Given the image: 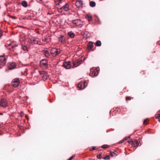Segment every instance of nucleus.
Wrapping results in <instances>:
<instances>
[{"label": "nucleus", "mask_w": 160, "mask_h": 160, "mask_svg": "<svg viewBox=\"0 0 160 160\" xmlns=\"http://www.w3.org/2000/svg\"><path fill=\"white\" fill-rule=\"evenodd\" d=\"M132 98L130 96L127 97L126 98V100L127 101V100H131Z\"/></svg>", "instance_id": "7c9ffc66"}, {"label": "nucleus", "mask_w": 160, "mask_h": 160, "mask_svg": "<svg viewBox=\"0 0 160 160\" xmlns=\"http://www.w3.org/2000/svg\"><path fill=\"white\" fill-rule=\"evenodd\" d=\"M3 113H0V115H2Z\"/></svg>", "instance_id": "37998d69"}, {"label": "nucleus", "mask_w": 160, "mask_h": 160, "mask_svg": "<svg viewBox=\"0 0 160 160\" xmlns=\"http://www.w3.org/2000/svg\"><path fill=\"white\" fill-rule=\"evenodd\" d=\"M160 117V114H157L156 116V119Z\"/></svg>", "instance_id": "72a5a7b5"}, {"label": "nucleus", "mask_w": 160, "mask_h": 160, "mask_svg": "<svg viewBox=\"0 0 160 160\" xmlns=\"http://www.w3.org/2000/svg\"><path fill=\"white\" fill-rule=\"evenodd\" d=\"M12 18L14 19H15L16 18V17H15L14 16H10Z\"/></svg>", "instance_id": "79ce46f5"}, {"label": "nucleus", "mask_w": 160, "mask_h": 160, "mask_svg": "<svg viewBox=\"0 0 160 160\" xmlns=\"http://www.w3.org/2000/svg\"><path fill=\"white\" fill-rule=\"evenodd\" d=\"M110 147L109 145H103L101 146V147L103 149H106Z\"/></svg>", "instance_id": "bb28decb"}, {"label": "nucleus", "mask_w": 160, "mask_h": 160, "mask_svg": "<svg viewBox=\"0 0 160 160\" xmlns=\"http://www.w3.org/2000/svg\"><path fill=\"white\" fill-rule=\"evenodd\" d=\"M20 83L19 80L18 78H15L12 80V85L15 88L18 86Z\"/></svg>", "instance_id": "7ed1b4c3"}, {"label": "nucleus", "mask_w": 160, "mask_h": 160, "mask_svg": "<svg viewBox=\"0 0 160 160\" xmlns=\"http://www.w3.org/2000/svg\"><path fill=\"white\" fill-rule=\"evenodd\" d=\"M2 68V67H1V66H0V68Z\"/></svg>", "instance_id": "09e8293b"}, {"label": "nucleus", "mask_w": 160, "mask_h": 160, "mask_svg": "<svg viewBox=\"0 0 160 160\" xmlns=\"http://www.w3.org/2000/svg\"><path fill=\"white\" fill-rule=\"evenodd\" d=\"M58 4H60V3L62 1V0H58Z\"/></svg>", "instance_id": "a19ab883"}, {"label": "nucleus", "mask_w": 160, "mask_h": 160, "mask_svg": "<svg viewBox=\"0 0 160 160\" xmlns=\"http://www.w3.org/2000/svg\"><path fill=\"white\" fill-rule=\"evenodd\" d=\"M133 141V140H132L131 139L130 141H128V142L129 143H132V142Z\"/></svg>", "instance_id": "58836bf2"}, {"label": "nucleus", "mask_w": 160, "mask_h": 160, "mask_svg": "<svg viewBox=\"0 0 160 160\" xmlns=\"http://www.w3.org/2000/svg\"><path fill=\"white\" fill-rule=\"evenodd\" d=\"M44 41H46V39H44Z\"/></svg>", "instance_id": "a18cd8bd"}, {"label": "nucleus", "mask_w": 160, "mask_h": 160, "mask_svg": "<svg viewBox=\"0 0 160 160\" xmlns=\"http://www.w3.org/2000/svg\"><path fill=\"white\" fill-rule=\"evenodd\" d=\"M93 47V42H89L87 45V48L89 50H90Z\"/></svg>", "instance_id": "f3484780"}, {"label": "nucleus", "mask_w": 160, "mask_h": 160, "mask_svg": "<svg viewBox=\"0 0 160 160\" xmlns=\"http://www.w3.org/2000/svg\"><path fill=\"white\" fill-rule=\"evenodd\" d=\"M148 120L147 119H145L144 120L143 122V124H148Z\"/></svg>", "instance_id": "c756f323"}, {"label": "nucleus", "mask_w": 160, "mask_h": 160, "mask_svg": "<svg viewBox=\"0 0 160 160\" xmlns=\"http://www.w3.org/2000/svg\"><path fill=\"white\" fill-rule=\"evenodd\" d=\"M21 4L23 7L25 8H26L28 6L27 2L25 1H22V2Z\"/></svg>", "instance_id": "412c9836"}, {"label": "nucleus", "mask_w": 160, "mask_h": 160, "mask_svg": "<svg viewBox=\"0 0 160 160\" xmlns=\"http://www.w3.org/2000/svg\"><path fill=\"white\" fill-rule=\"evenodd\" d=\"M82 62V59H78L75 61H73L72 62L73 66L72 68H74V67H77Z\"/></svg>", "instance_id": "423d86ee"}, {"label": "nucleus", "mask_w": 160, "mask_h": 160, "mask_svg": "<svg viewBox=\"0 0 160 160\" xmlns=\"http://www.w3.org/2000/svg\"><path fill=\"white\" fill-rule=\"evenodd\" d=\"M60 49H57L55 48H52L51 50V53L53 56H56L60 54Z\"/></svg>", "instance_id": "f03ea898"}, {"label": "nucleus", "mask_w": 160, "mask_h": 160, "mask_svg": "<svg viewBox=\"0 0 160 160\" xmlns=\"http://www.w3.org/2000/svg\"><path fill=\"white\" fill-rule=\"evenodd\" d=\"M125 141V139H123L121 141H120L119 142V143H121Z\"/></svg>", "instance_id": "f704fd0d"}, {"label": "nucleus", "mask_w": 160, "mask_h": 160, "mask_svg": "<svg viewBox=\"0 0 160 160\" xmlns=\"http://www.w3.org/2000/svg\"><path fill=\"white\" fill-rule=\"evenodd\" d=\"M59 41L62 43L65 42V38L64 36H61L60 38H59Z\"/></svg>", "instance_id": "a211bd4d"}, {"label": "nucleus", "mask_w": 160, "mask_h": 160, "mask_svg": "<svg viewBox=\"0 0 160 160\" xmlns=\"http://www.w3.org/2000/svg\"><path fill=\"white\" fill-rule=\"evenodd\" d=\"M142 72L144 73V72L143 71H142L141 72V73Z\"/></svg>", "instance_id": "49530a36"}, {"label": "nucleus", "mask_w": 160, "mask_h": 160, "mask_svg": "<svg viewBox=\"0 0 160 160\" xmlns=\"http://www.w3.org/2000/svg\"><path fill=\"white\" fill-rule=\"evenodd\" d=\"M109 156L108 155H107L106 157H104L103 159L105 160H108L109 159Z\"/></svg>", "instance_id": "2f4dec72"}, {"label": "nucleus", "mask_w": 160, "mask_h": 160, "mask_svg": "<svg viewBox=\"0 0 160 160\" xmlns=\"http://www.w3.org/2000/svg\"><path fill=\"white\" fill-rule=\"evenodd\" d=\"M101 44L102 43L99 40H98L96 41L95 43V44L96 46L99 47L101 46Z\"/></svg>", "instance_id": "5701e85b"}, {"label": "nucleus", "mask_w": 160, "mask_h": 160, "mask_svg": "<svg viewBox=\"0 0 160 160\" xmlns=\"http://www.w3.org/2000/svg\"><path fill=\"white\" fill-rule=\"evenodd\" d=\"M16 42H15L13 41L11 42V43L8 44V46H11V48H10V49H12V51H14V49L16 50L17 49L16 48L18 46V45L16 44Z\"/></svg>", "instance_id": "0eeeda50"}, {"label": "nucleus", "mask_w": 160, "mask_h": 160, "mask_svg": "<svg viewBox=\"0 0 160 160\" xmlns=\"http://www.w3.org/2000/svg\"><path fill=\"white\" fill-rule=\"evenodd\" d=\"M40 64L41 67L44 66L47 68L48 66L47 60L46 59L42 60L40 62Z\"/></svg>", "instance_id": "1a4fd4ad"}, {"label": "nucleus", "mask_w": 160, "mask_h": 160, "mask_svg": "<svg viewBox=\"0 0 160 160\" xmlns=\"http://www.w3.org/2000/svg\"><path fill=\"white\" fill-rule=\"evenodd\" d=\"M8 67L10 70L15 69L16 67V63L14 62L9 63H8Z\"/></svg>", "instance_id": "9d476101"}, {"label": "nucleus", "mask_w": 160, "mask_h": 160, "mask_svg": "<svg viewBox=\"0 0 160 160\" xmlns=\"http://www.w3.org/2000/svg\"><path fill=\"white\" fill-rule=\"evenodd\" d=\"M63 66L66 69H70L71 67V63L70 62H64L63 63Z\"/></svg>", "instance_id": "9b49d317"}, {"label": "nucleus", "mask_w": 160, "mask_h": 160, "mask_svg": "<svg viewBox=\"0 0 160 160\" xmlns=\"http://www.w3.org/2000/svg\"><path fill=\"white\" fill-rule=\"evenodd\" d=\"M139 141L134 139L133 140L132 143H131L132 146L133 147H138L139 143Z\"/></svg>", "instance_id": "4468645a"}, {"label": "nucleus", "mask_w": 160, "mask_h": 160, "mask_svg": "<svg viewBox=\"0 0 160 160\" xmlns=\"http://www.w3.org/2000/svg\"><path fill=\"white\" fill-rule=\"evenodd\" d=\"M74 157H75V156L73 155L69 158L68 160H72Z\"/></svg>", "instance_id": "c9c22d12"}, {"label": "nucleus", "mask_w": 160, "mask_h": 160, "mask_svg": "<svg viewBox=\"0 0 160 160\" xmlns=\"http://www.w3.org/2000/svg\"><path fill=\"white\" fill-rule=\"evenodd\" d=\"M90 5L92 7H94L96 5V3L94 2L91 1L90 2Z\"/></svg>", "instance_id": "393cba45"}, {"label": "nucleus", "mask_w": 160, "mask_h": 160, "mask_svg": "<svg viewBox=\"0 0 160 160\" xmlns=\"http://www.w3.org/2000/svg\"><path fill=\"white\" fill-rule=\"evenodd\" d=\"M75 4L76 7L78 8H81L82 7V2L81 0L77 1Z\"/></svg>", "instance_id": "ddd939ff"}, {"label": "nucleus", "mask_w": 160, "mask_h": 160, "mask_svg": "<svg viewBox=\"0 0 160 160\" xmlns=\"http://www.w3.org/2000/svg\"><path fill=\"white\" fill-rule=\"evenodd\" d=\"M130 136H128V137H125L123 139H125V141H126L127 140L128 138H130Z\"/></svg>", "instance_id": "ea45409f"}, {"label": "nucleus", "mask_w": 160, "mask_h": 160, "mask_svg": "<svg viewBox=\"0 0 160 160\" xmlns=\"http://www.w3.org/2000/svg\"><path fill=\"white\" fill-rule=\"evenodd\" d=\"M86 18L90 22L92 20V17L90 16L87 15L86 16Z\"/></svg>", "instance_id": "a878e982"}, {"label": "nucleus", "mask_w": 160, "mask_h": 160, "mask_svg": "<svg viewBox=\"0 0 160 160\" xmlns=\"http://www.w3.org/2000/svg\"><path fill=\"white\" fill-rule=\"evenodd\" d=\"M7 58L4 55L0 56V65L2 66L5 65L6 62Z\"/></svg>", "instance_id": "20e7f679"}, {"label": "nucleus", "mask_w": 160, "mask_h": 160, "mask_svg": "<svg viewBox=\"0 0 160 160\" xmlns=\"http://www.w3.org/2000/svg\"><path fill=\"white\" fill-rule=\"evenodd\" d=\"M44 41H46V39H44Z\"/></svg>", "instance_id": "c03bdc74"}, {"label": "nucleus", "mask_w": 160, "mask_h": 160, "mask_svg": "<svg viewBox=\"0 0 160 160\" xmlns=\"http://www.w3.org/2000/svg\"><path fill=\"white\" fill-rule=\"evenodd\" d=\"M88 85V83L86 82H80L78 85V87L81 89H83L86 87Z\"/></svg>", "instance_id": "39448f33"}, {"label": "nucleus", "mask_w": 160, "mask_h": 160, "mask_svg": "<svg viewBox=\"0 0 160 160\" xmlns=\"http://www.w3.org/2000/svg\"><path fill=\"white\" fill-rule=\"evenodd\" d=\"M159 121L160 122V119H159Z\"/></svg>", "instance_id": "de8ad7c7"}, {"label": "nucleus", "mask_w": 160, "mask_h": 160, "mask_svg": "<svg viewBox=\"0 0 160 160\" xmlns=\"http://www.w3.org/2000/svg\"><path fill=\"white\" fill-rule=\"evenodd\" d=\"M97 157L98 158L101 159L102 158L101 153L98 154Z\"/></svg>", "instance_id": "473e14b6"}, {"label": "nucleus", "mask_w": 160, "mask_h": 160, "mask_svg": "<svg viewBox=\"0 0 160 160\" xmlns=\"http://www.w3.org/2000/svg\"><path fill=\"white\" fill-rule=\"evenodd\" d=\"M22 48L25 52H28V48L25 45L22 46Z\"/></svg>", "instance_id": "b1692460"}, {"label": "nucleus", "mask_w": 160, "mask_h": 160, "mask_svg": "<svg viewBox=\"0 0 160 160\" xmlns=\"http://www.w3.org/2000/svg\"><path fill=\"white\" fill-rule=\"evenodd\" d=\"M73 23L76 25H81L82 24L81 23L82 22L80 19L75 20L72 21Z\"/></svg>", "instance_id": "2eb2a0df"}, {"label": "nucleus", "mask_w": 160, "mask_h": 160, "mask_svg": "<svg viewBox=\"0 0 160 160\" xmlns=\"http://www.w3.org/2000/svg\"><path fill=\"white\" fill-rule=\"evenodd\" d=\"M117 153V152L116 151H115L114 152H111L110 155L112 156H115V154H116V153Z\"/></svg>", "instance_id": "cd10ccee"}, {"label": "nucleus", "mask_w": 160, "mask_h": 160, "mask_svg": "<svg viewBox=\"0 0 160 160\" xmlns=\"http://www.w3.org/2000/svg\"><path fill=\"white\" fill-rule=\"evenodd\" d=\"M2 31L0 29V38L2 36Z\"/></svg>", "instance_id": "4c0bfd02"}, {"label": "nucleus", "mask_w": 160, "mask_h": 160, "mask_svg": "<svg viewBox=\"0 0 160 160\" xmlns=\"http://www.w3.org/2000/svg\"><path fill=\"white\" fill-rule=\"evenodd\" d=\"M62 7L63 10L65 11H68L69 10V5L68 4H66Z\"/></svg>", "instance_id": "dca6fc26"}, {"label": "nucleus", "mask_w": 160, "mask_h": 160, "mask_svg": "<svg viewBox=\"0 0 160 160\" xmlns=\"http://www.w3.org/2000/svg\"><path fill=\"white\" fill-rule=\"evenodd\" d=\"M68 35L71 38H73L74 37V34L72 32H70L68 33Z\"/></svg>", "instance_id": "4be33fe9"}, {"label": "nucleus", "mask_w": 160, "mask_h": 160, "mask_svg": "<svg viewBox=\"0 0 160 160\" xmlns=\"http://www.w3.org/2000/svg\"><path fill=\"white\" fill-rule=\"evenodd\" d=\"M95 148H96L95 147H93L92 149L90 148L89 150H90V151H93V150H95L96 149H95Z\"/></svg>", "instance_id": "e433bc0d"}, {"label": "nucleus", "mask_w": 160, "mask_h": 160, "mask_svg": "<svg viewBox=\"0 0 160 160\" xmlns=\"http://www.w3.org/2000/svg\"><path fill=\"white\" fill-rule=\"evenodd\" d=\"M43 54L47 58H48L50 56L49 52L47 50L44 51H43Z\"/></svg>", "instance_id": "aec40b11"}, {"label": "nucleus", "mask_w": 160, "mask_h": 160, "mask_svg": "<svg viewBox=\"0 0 160 160\" xmlns=\"http://www.w3.org/2000/svg\"><path fill=\"white\" fill-rule=\"evenodd\" d=\"M98 72L97 69L92 68L90 69L89 75L91 77H95L98 75Z\"/></svg>", "instance_id": "f257e3e1"}, {"label": "nucleus", "mask_w": 160, "mask_h": 160, "mask_svg": "<svg viewBox=\"0 0 160 160\" xmlns=\"http://www.w3.org/2000/svg\"><path fill=\"white\" fill-rule=\"evenodd\" d=\"M39 73L40 75H43V76H42V77H45V78L46 79L48 77V75L47 72L42 70V71H39Z\"/></svg>", "instance_id": "f8f14e48"}, {"label": "nucleus", "mask_w": 160, "mask_h": 160, "mask_svg": "<svg viewBox=\"0 0 160 160\" xmlns=\"http://www.w3.org/2000/svg\"><path fill=\"white\" fill-rule=\"evenodd\" d=\"M38 38L32 39L31 40V42L32 43L37 44L38 43Z\"/></svg>", "instance_id": "6ab92c4d"}, {"label": "nucleus", "mask_w": 160, "mask_h": 160, "mask_svg": "<svg viewBox=\"0 0 160 160\" xmlns=\"http://www.w3.org/2000/svg\"><path fill=\"white\" fill-rule=\"evenodd\" d=\"M0 105L3 107H6L8 106L6 100L4 98H2L0 101Z\"/></svg>", "instance_id": "6e6552de"}, {"label": "nucleus", "mask_w": 160, "mask_h": 160, "mask_svg": "<svg viewBox=\"0 0 160 160\" xmlns=\"http://www.w3.org/2000/svg\"><path fill=\"white\" fill-rule=\"evenodd\" d=\"M62 8V7L60 8H58V12H62L63 10V9Z\"/></svg>", "instance_id": "c85d7f7f"}]
</instances>
